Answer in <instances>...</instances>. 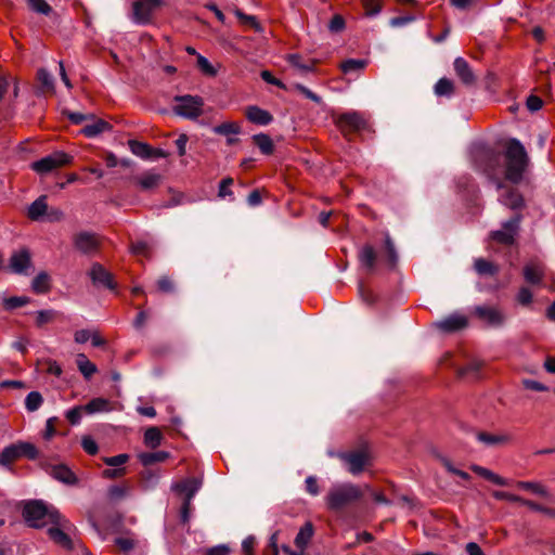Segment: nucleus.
Instances as JSON below:
<instances>
[{
    "instance_id": "f257e3e1",
    "label": "nucleus",
    "mask_w": 555,
    "mask_h": 555,
    "mask_svg": "<svg viewBox=\"0 0 555 555\" xmlns=\"http://www.w3.org/2000/svg\"><path fill=\"white\" fill-rule=\"evenodd\" d=\"M506 170L505 178L518 183L522 179L528 165V155L524 145L517 139H511L505 149Z\"/></svg>"
},
{
    "instance_id": "f03ea898",
    "label": "nucleus",
    "mask_w": 555,
    "mask_h": 555,
    "mask_svg": "<svg viewBox=\"0 0 555 555\" xmlns=\"http://www.w3.org/2000/svg\"><path fill=\"white\" fill-rule=\"evenodd\" d=\"M23 516L26 522L35 528H42L49 524L61 525L66 527L61 521V514L53 507H48L41 501H31L25 504Z\"/></svg>"
},
{
    "instance_id": "7ed1b4c3",
    "label": "nucleus",
    "mask_w": 555,
    "mask_h": 555,
    "mask_svg": "<svg viewBox=\"0 0 555 555\" xmlns=\"http://www.w3.org/2000/svg\"><path fill=\"white\" fill-rule=\"evenodd\" d=\"M362 496L359 486L353 483H339L333 486L325 496L326 505L332 511H339L358 501Z\"/></svg>"
},
{
    "instance_id": "20e7f679",
    "label": "nucleus",
    "mask_w": 555,
    "mask_h": 555,
    "mask_svg": "<svg viewBox=\"0 0 555 555\" xmlns=\"http://www.w3.org/2000/svg\"><path fill=\"white\" fill-rule=\"evenodd\" d=\"M164 4V0H133L130 17L138 25L151 24L155 14Z\"/></svg>"
},
{
    "instance_id": "39448f33",
    "label": "nucleus",
    "mask_w": 555,
    "mask_h": 555,
    "mask_svg": "<svg viewBox=\"0 0 555 555\" xmlns=\"http://www.w3.org/2000/svg\"><path fill=\"white\" fill-rule=\"evenodd\" d=\"M204 101L201 96L183 95L175 99L173 112L188 119H195L203 113Z\"/></svg>"
},
{
    "instance_id": "423d86ee",
    "label": "nucleus",
    "mask_w": 555,
    "mask_h": 555,
    "mask_svg": "<svg viewBox=\"0 0 555 555\" xmlns=\"http://www.w3.org/2000/svg\"><path fill=\"white\" fill-rule=\"evenodd\" d=\"M336 126L340 132L347 137L351 133H356L365 130L369 126L367 119L360 112H346L336 118Z\"/></svg>"
},
{
    "instance_id": "0eeeda50",
    "label": "nucleus",
    "mask_w": 555,
    "mask_h": 555,
    "mask_svg": "<svg viewBox=\"0 0 555 555\" xmlns=\"http://www.w3.org/2000/svg\"><path fill=\"white\" fill-rule=\"evenodd\" d=\"M73 157L65 152L56 151L41 159L34 162L30 167L39 175H46L54 169L70 164Z\"/></svg>"
},
{
    "instance_id": "6e6552de",
    "label": "nucleus",
    "mask_w": 555,
    "mask_h": 555,
    "mask_svg": "<svg viewBox=\"0 0 555 555\" xmlns=\"http://www.w3.org/2000/svg\"><path fill=\"white\" fill-rule=\"evenodd\" d=\"M337 456L345 463L347 470L352 475H359L371 464L369 453L362 450L339 452Z\"/></svg>"
},
{
    "instance_id": "1a4fd4ad",
    "label": "nucleus",
    "mask_w": 555,
    "mask_h": 555,
    "mask_svg": "<svg viewBox=\"0 0 555 555\" xmlns=\"http://www.w3.org/2000/svg\"><path fill=\"white\" fill-rule=\"evenodd\" d=\"M520 216L517 215L502 224L501 230L492 231L490 238L504 245H512L519 230Z\"/></svg>"
},
{
    "instance_id": "9d476101",
    "label": "nucleus",
    "mask_w": 555,
    "mask_h": 555,
    "mask_svg": "<svg viewBox=\"0 0 555 555\" xmlns=\"http://www.w3.org/2000/svg\"><path fill=\"white\" fill-rule=\"evenodd\" d=\"M474 313L480 321L491 327H500L505 322V315L498 307L477 306Z\"/></svg>"
},
{
    "instance_id": "9b49d317",
    "label": "nucleus",
    "mask_w": 555,
    "mask_h": 555,
    "mask_svg": "<svg viewBox=\"0 0 555 555\" xmlns=\"http://www.w3.org/2000/svg\"><path fill=\"white\" fill-rule=\"evenodd\" d=\"M74 246L82 254L91 255L98 251L100 238L95 233L82 231L74 235Z\"/></svg>"
},
{
    "instance_id": "f8f14e48",
    "label": "nucleus",
    "mask_w": 555,
    "mask_h": 555,
    "mask_svg": "<svg viewBox=\"0 0 555 555\" xmlns=\"http://www.w3.org/2000/svg\"><path fill=\"white\" fill-rule=\"evenodd\" d=\"M61 521L65 524L66 527H63L61 525H52V527L48 529V534L54 543H56L57 545L65 550H70L73 547V542L69 535L65 532V530L69 529L70 524L62 516Z\"/></svg>"
},
{
    "instance_id": "ddd939ff",
    "label": "nucleus",
    "mask_w": 555,
    "mask_h": 555,
    "mask_svg": "<svg viewBox=\"0 0 555 555\" xmlns=\"http://www.w3.org/2000/svg\"><path fill=\"white\" fill-rule=\"evenodd\" d=\"M89 276L96 286H103L108 289H115L116 284L113 275L100 263H94L89 272Z\"/></svg>"
},
{
    "instance_id": "4468645a",
    "label": "nucleus",
    "mask_w": 555,
    "mask_h": 555,
    "mask_svg": "<svg viewBox=\"0 0 555 555\" xmlns=\"http://www.w3.org/2000/svg\"><path fill=\"white\" fill-rule=\"evenodd\" d=\"M47 469L51 477L65 485L74 486L78 481L74 472L65 464L50 465Z\"/></svg>"
},
{
    "instance_id": "2eb2a0df",
    "label": "nucleus",
    "mask_w": 555,
    "mask_h": 555,
    "mask_svg": "<svg viewBox=\"0 0 555 555\" xmlns=\"http://www.w3.org/2000/svg\"><path fill=\"white\" fill-rule=\"evenodd\" d=\"M453 67L457 78L466 86H474L476 82V76L468 64L463 57H456L453 62Z\"/></svg>"
},
{
    "instance_id": "dca6fc26",
    "label": "nucleus",
    "mask_w": 555,
    "mask_h": 555,
    "mask_svg": "<svg viewBox=\"0 0 555 555\" xmlns=\"http://www.w3.org/2000/svg\"><path fill=\"white\" fill-rule=\"evenodd\" d=\"M467 318L463 314L454 313L436 323V326L442 332L452 333L467 326Z\"/></svg>"
},
{
    "instance_id": "f3484780",
    "label": "nucleus",
    "mask_w": 555,
    "mask_h": 555,
    "mask_svg": "<svg viewBox=\"0 0 555 555\" xmlns=\"http://www.w3.org/2000/svg\"><path fill=\"white\" fill-rule=\"evenodd\" d=\"M201 486H202V482L197 478H189V479H185V480L181 481L180 483L176 485L175 489L178 492L185 494V500H184L185 508L191 506V500L195 495V493L199 490Z\"/></svg>"
},
{
    "instance_id": "a211bd4d",
    "label": "nucleus",
    "mask_w": 555,
    "mask_h": 555,
    "mask_svg": "<svg viewBox=\"0 0 555 555\" xmlns=\"http://www.w3.org/2000/svg\"><path fill=\"white\" fill-rule=\"evenodd\" d=\"M359 261L366 273L372 274L376 271L377 254L373 246L364 245L359 253Z\"/></svg>"
},
{
    "instance_id": "6ab92c4d",
    "label": "nucleus",
    "mask_w": 555,
    "mask_h": 555,
    "mask_svg": "<svg viewBox=\"0 0 555 555\" xmlns=\"http://www.w3.org/2000/svg\"><path fill=\"white\" fill-rule=\"evenodd\" d=\"M162 179V175L154 170H149L135 177L134 182L142 191H151L160 184Z\"/></svg>"
},
{
    "instance_id": "aec40b11",
    "label": "nucleus",
    "mask_w": 555,
    "mask_h": 555,
    "mask_svg": "<svg viewBox=\"0 0 555 555\" xmlns=\"http://www.w3.org/2000/svg\"><path fill=\"white\" fill-rule=\"evenodd\" d=\"M245 116L250 122L260 126H267L273 120L272 115L268 111L256 105L246 107Z\"/></svg>"
},
{
    "instance_id": "412c9836",
    "label": "nucleus",
    "mask_w": 555,
    "mask_h": 555,
    "mask_svg": "<svg viewBox=\"0 0 555 555\" xmlns=\"http://www.w3.org/2000/svg\"><path fill=\"white\" fill-rule=\"evenodd\" d=\"M544 276V267L540 262L531 261L524 267V278L526 282L537 285Z\"/></svg>"
},
{
    "instance_id": "4be33fe9",
    "label": "nucleus",
    "mask_w": 555,
    "mask_h": 555,
    "mask_svg": "<svg viewBox=\"0 0 555 555\" xmlns=\"http://www.w3.org/2000/svg\"><path fill=\"white\" fill-rule=\"evenodd\" d=\"M30 264V255L26 249L14 253L10 259V267L15 273H23Z\"/></svg>"
},
{
    "instance_id": "5701e85b",
    "label": "nucleus",
    "mask_w": 555,
    "mask_h": 555,
    "mask_svg": "<svg viewBox=\"0 0 555 555\" xmlns=\"http://www.w3.org/2000/svg\"><path fill=\"white\" fill-rule=\"evenodd\" d=\"M499 201L511 209H519L524 205L522 196L516 189H506L505 192L500 195Z\"/></svg>"
},
{
    "instance_id": "b1692460",
    "label": "nucleus",
    "mask_w": 555,
    "mask_h": 555,
    "mask_svg": "<svg viewBox=\"0 0 555 555\" xmlns=\"http://www.w3.org/2000/svg\"><path fill=\"white\" fill-rule=\"evenodd\" d=\"M474 269L476 273L480 276H494L499 273L500 268L498 264L483 259L476 258L474 261Z\"/></svg>"
},
{
    "instance_id": "393cba45",
    "label": "nucleus",
    "mask_w": 555,
    "mask_h": 555,
    "mask_svg": "<svg viewBox=\"0 0 555 555\" xmlns=\"http://www.w3.org/2000/svg\"><path fill=\"white\" fill-rule=\"evenodd\" d=\"M314 534L313 525L310 521H307L298 531L296 538H295V545L299 550H305L310 540L312 539Z\"/></svg>"
},
{
    "instance_id": "a878e982",
    "label": "nucleus",
    "mask_w": 555,
    "mask_h": 555,
    "mask_svg": "<svg viewBox=\"0 0 555 555\" xmlns=\"http://www.w3.org/2000/svg\"><path fill=\"white\" fill-rule=\"evenodd\" d=\"M470 468L478 476L491 481L494 485L502 486V487L509 485L507 479L499 476L498 474L493 473L492 470H490L486 467H482L479 465H473Z\"/></svg>"
},
{
    "instance_id": "bb28decb",
    "label": "nucleus",
    "mask_w": 555,
    "mask_h": 555,
    "mask_svg": "<svg viewBox=\"0 0 555 555\" xmlns=\"http://www.w3.org/2000/svg\"><path fill=\"white\" fill-rule=\"evenodd\" d=\"M47 209V196L42 195L28 207V217L31 220H40L44 217Z\"/></svg>"
},
{
    "instance_id": "cd10ccee",
    "label": "nucleus",
    "mask_w": 555,
    "mask_h": 555,
    "mask_svg": "<svg viewBox=\"0 0 555 555\" xmlns=\"http://www.w3.org/2000/svg\"><path fill=\"white\" fill-rule=\"evenodd\" d=\"M85 413L94 414L108 412L112 410L111 402L104 398H94L90 400L86 405H83Z\"/></svg>"
},
{
    "instance_id": "c85d7f7f",
    "label": "nucleus",
    "mask_w": 555,
    "mask_h": 555,
    "mask_svg": "<svg viewBox=\"0 0 555 555\" xmlns=\"http://www.w3.org/2000/svg\"><path fill=\"white\" fill-rule=\"evenodd\" d=\"M128 145L131 153L135 156L142 159H151L150 153L152 151V146L150 144L137 140H129Z\"/></svg>"
},
{
    "instance_id": "c756f323",
    "label": "nucleus",
    "mask_w": 555,
    "mask_h": 555,
    "mask_svg": "<svg viewBox=\"0 0 555 555\" xmlns=\"http://www.w3.org/2000/svg\"><path fill=\"white\" fill-rule=\"evenodd\" d=\"M477 439L489 447L505 444L509 441V437L507 435H493L489 433H478Z\"/></svg>"
},
{
    "instance_id": "7c9ffc66",
    "label": "nucleus",
    "mask_w": 555,
    "mask_h": 555,
    "mask_svg": "<svg viewBox=\"0 0 555 555\" xmlns=\"http://www.w3.org/2000/svg\"><path fill=\"white\" fill-rule=\"evenodd\" d=\"M76 363L78 370L87 379L90 378L96 372L95 364H93L83 353L77 354Z\"/></svg>"
},
{
    "instance_id": "2f4dec72",
    "label": "nucleus",
    "mask_w": 555,
    "mask_h": 555,
    "mask_svg": "<svg viewBox=\"0 0 555 555\" xmlns=\"http://www.w3.org/2000/svg\"><path fill=\"white\" fill-rule=\"evenodd\" d=\"M454 82L449 78H440L435 87L434 91L437 96H447L450 98L454 93Z\"/></svg>"
},
{
    "instance_id": "473e14b6",
    "label": "nucleus",
    "mask_w": 555,
    "mask_h": 555,
    "mask_svg": "<svg viewBox=\"0 0 555 555\" xmlns=\"http://www.w3.org/2000/svg\"><path fill=\"white\" fill-rule=\"evenodd\" d=\"M108 128H109L108 122H106L103 119H98V120L93 121L92 124L86 125L81 129V132L88 138H93V137H96L98 134L106 131Z\"/></svg>"
},
{
    "instance_id": "72a5a7b5",
    "label": "nucleus",
    "mask_w": 555,
    "mask_h": 555,
    "mask_svg": "<svg viewBox=\"0 0 555 555\" xmlns=\"http://www.w3.org/2000/svg\"><path fill=\"white\" fill-rule=\"evenodd\" d=\"M18 456L26 457L28 460H36L39 455L38 449L34 443L26 441H18L15 443Z\"/></svg>"
},
{
    "instance_id": "f704fd0d",
    "label": "nucleus",
    "mask_w": 555,
    "mask_h": 555,
    "mask_svg": "<svg viewBox=\"0 0 555 555\" xmlns=\"http://www.w3.org/2000/svg\"><path fill=\"white\" fill-rule=\"evenodd\" d=\"M163 434L157 427H150L144 433V443L146 447L155 449L160 446Z\"/></svg>"
},
{
    "instance_id": "c9c22d12",
    "label": "nucleus",
    "mask_w": 555,
    "mask_h": 555,
    "mask_svg": "<svg viewBox=\"0 0 555 555\" xmlns=\"http://www.w3.org/2000/svg\"><path fill=\"white\" fill-rule=\"evenodd\" d=\"M116 546L124 553L128 554L138 545V540L133 534H125L115 539Z\"/></svg>"
},
{
    "instance_id": "e433bc0d",
    "label": "nucleus",
    "mask_w": 555,
    "mask_h": 555,
    "mask_svg": "<svg viewBox=\"0 0 555 555\" xmlns=\"http://www.w3.org/2000/svg\"><path fill=\"white\" fill-rule=\"evenodd\" d=\"M255 144L259 147L262 154L270 155L273 153L274 145L268 134L259 133L253 137Z\"/></svg>"
},
{
    "instance_id": "4c0bfd02",
    "label": "nucleus",
    "mask_w": 555,
    "mask_h": 555,
    "mask_svg": "<svg viewBox=\"0 0 555 555\" xmlns=\"http://www.w3.org/2000/svg\"><path fill=\"white\" fill-rule=\"evenodd\" d=\"M169 457V453L166 451H156V452H147L142 453L140 455V461L143 465L149 466L158 462H164Z\"/></svg>"
},
{
    "instance_id": "58836bf2",
    "label": "nucleus",
    "mask_w": 555,
    "mask_h": 555,
    "mask_svg": "<svg viewBox=\"0 0 555 555\" xmlns=\"http://www.w3.org/2000/svg\"><path fill=\"white\" fill-rule=\"evenodd\" d=\"M33 291L37 294H44L50 289V278L47 273H39L31 283Z\"/></svg>"
},
{
    "instance_id": "ea45409f",
    "label": "nucleus",
    "mask_w": 555,
    "mask_h": 555,
    "mask_svg": "<svg viewBox=\"0 0 555 555\" xmlns=\"http://www.w3.org/2000/svg\"><path fill=\"white\" fill-rule=\"evenodd\" d=\"M367 65V61L359 59H349L340 64V69L345 74L361 72Z\"/></svg>"
},
{
    "instance_id": "a19ab883",
    "label": "nucleus",
    "mask_w": 555,
    "mask_h": 555,
    "mask_svg": "<svg viewBox=\"0 0 555 555\" xmlns=\"http://www.w3.org/2000/svg\"><path fill=\"white\" fill-rule=\"evenodd\" d=\"M483 363L480 360H472L465 366L459 370V375L462 377H478V373L482 367Z\"/></svg>"
},
{
    "instance_id": "79ce46f5",
    "label": "nucleus",
    "mask_w": 555,
    "mask_h": 555,
    "mask_svg": "<svg viewBox=\"0 0 555 555\" xmlns=\"http://www.w3.org/2000/svg\"><path fill=\"white\" fill-rule=\"evenodd\" d=\"M214 132L220 135H231L238 134L241 132V127L237 122L234 121H225L214 128Z\"/></svg>"
},
{
    "instance_id": "37998d69",
    "label": "nucleus",
    "mask_w": 555,
    "mask_h": 555,
    "mask_svg": "<svg viewBox=\"0 0 555 555\" xmlns=\"http://www.w3.org/2000/svg\"><path fill=\"white\" fill-rule=\"evenodd\" d=\"M516 486L520 489L528 490L534 494L541 495L546 498L548 495V492L546 488L539 482H531V481H518Z\"/></svg>"
},
{
    "instance_id": "c03bdc74",
    "label": "nucleus",
    "mask_w": 555,
    "mask_h": 555,
    "mask_svg": "<svg viewBox=\"0 0 555 555\" xmlns=\"http://www.w3.org/2000/svg\"><path fill=\"white\" fill-rule=\"evenodd\" d=\"M17 459H20V456L15 443L5 447L0 453L1 465H10Z\"/></svg>"
},
{
    "instance_id": "a18cd8bd",
    "label": "nucleus",
    "mask_w": 555,
    "mask_h": 555,
    "mask_svg": "<svg viewBox=\"0 0 555 555\" xmlns=\"http://www.w3.org/2000/svg\"><path fill=\"white\" fill-rule=\"evenodd\" d=\"M287 61L293 67L297 68L300 73H308L313 70V64L304 62L301 55L299 54H289L287 56Z\"/></svg>"
},
{
    "instance_id": "49530a36",
    "label": "nucleus",
    "mask_w": 555,
    "mask_h": 555,
    "mask_svg": "<svg viewBox=\"0 0 555 555\" xmlns=\"http://www.w3.org/2000/svg\"><path fill=\"white\" fill-rule=\"evenodd\" d=\"M236 17L238 18V21L241 22V24L245 25V26H248L253 29H255L256 31H261L262 28L259 24V22L257 21L256 16L254 15H247L245 13H243L241 10H235L234 11Z\"/></svg>"
},
{
    "instance_id": "de8ad7c7",
    "label": "nucleus",
    "mask_w": 555,
    "mask_h": 555,
    "mask_svg": "<svg viewBox=\"0 0 555 555\" xmlns=\"http://www.w3.org/2000/svg\"><path fill=\"white\" fill-rule=\"evenodd\" d=\"M43 402V398L40 392L31 391L25 399V406L29 412L37 411Z\"/></svg>"
},
{
    "instance_id": "09e8293b",
    "label": "nucleus",
    "mask_w": 555,
    "mask_h": 555,
    "mask_svg": "<svg viewBox=\"0 0 555 555\" xmlns=\"http://www.w3.org/2000/svg\"><path fill=\"white\" fill-rule=\"evenodd\" d=\"M27 4L31 11L39 14L49 15L52 12V8L46 0H27Z\"/></svg>"
},
{
    "instance_id": "8fccbe9b",
    "label": "nucleus",
    "mask_w": 555,
    "mask_h": 555,
    "mask_svg": "<svg viewBox=\"0 0 555 555\" xmlns=\"http://www.w3.org/2000/svg\"><path fill=\"white\" fill-rule=\"evenodd\" d=\"M57 315V312L54 310H40L36 313V324L38 327L43 326L44 324L52 322Z\"/></svg>"
},
{
    "instance_id": "3c124183",
    "label": "nucleus",
    "mask_w": 555,
    "mask_h": 555,
    "mask_svg": "<svg viewBox=\"0 0 555 555\" xmlns=\"http://www.w3.org/2000/svg\"><path fill=\"white\" fill-rule=\"evenodd\" d=\"M516 300L522 307H528L533 300V294L528 287L522 286L516 295Z\"/></svg>"
},
{
    "instance_id": "603ef678",
    "label": "nucleus",
    "mask_w": 555,
    "mask_h": 555,
    "mask_svg": "<svg viewBox=\"0 0 555 555\" xmlns=\"http://www.w3.org/2000/svg\"><path fill=\"white\" fill-rule=\"evenodd\" d=\"M233 184V179L228 177L221 180L219 184L218 196L220 198L231 197L233 199V192L231 191V185Z\"/></svg>"
},
{
    "instance_id": "864d4df0",
    "label": "nucleus",
    "mask_w": 555,
    "mask_h": 555,
    "mask_svg": "<svg viewBox=\"0 0 555 555\" xmlns=\"http://www.w3.org/2000/svg\"><path fill=\"white\" fill-rule=\"evenodd\" d=\"M37 76L38 80L44 89L50 91L54 90L53 77L44 68H40Z\"/></svg>"
},
{
    "instance_id": "5fc2aeb1",
    "label": "nucleus",
    "mask_w": 555,
    "mask_h": 555,
    "mask_svg": "<svg viewBox=\"0 0 555 555\" xmlns=\"http://www.w3.org/2000/svg\"><path fill=\"white\" fill-rule=\"evenodd\" d=\"M366 15L374 16L382 10V0H362Z\"/></svg>"
},
{
    "instance_id": "6e6d98bb",
    "label": "nucleus",
    "mask_w": 555,
    "mask_h": 555,
    "mask_svg": "<svg viewBox=\"0 0 555 555\" xmlns=\"http://www.w3.org/2000/svg\"><path fill=\"white\" fill-rule=\"evenodd\" d=\"M29 302V298L27 297H10L4 299V307L8 310L16 309L23 307Z\"/></svg>"
},
{
    "instance_id": "4d7b16f0",
    "label": "nucleus",
    "mask_w": 555,
    "mask_h": 555,
    "mask_svg": "<svg viewBox=\"0 0 555 555\" xmlns=\"http://www.w3.org/2000/svg\"><path fill=\"white\" fill-rule=\"evenodd\" d=\"M385 247L387 251L388 262L391 267H393L397 262V251L393 242L388 234L385 237Z\"/></svg>"
},
{
    "instance_id": "13d9d810",
    "label": "nucleus",
    "mask_w": 555,
    "mask_h": 555,
    "mask_svg": "<svg viewBox=\"0 0 555 555\" xmlns=\"http://www.w3.org/2000/svg\"><path fill=\"white\" fill-rule=\"evenodd\" d=\"M345 26L346 24L344 17L339 14H336L332 17V20L328 23V30L331 33L337 34L343 31L345 29Z\"/></svg>"
},
{
    "instance_id": "bf43d9fd",
    "label": "nucleus",
    "mask_w": 555,
    "mask_h": 555,
    "mask_svg": "<svg viewBox=\"0 0 555 555\" xmlns=\"http://www.w3.org/2000/svg\"><path fill=\"white\" fill-rule=\"evenodd\" d=\"M130 251L137 256L141 255V256L149 257L150 256V246L146 242H143V241L135 242V243L131 244Z\"/></svg>"
},
{
    "instance_id": "052dcab7",
    "label": "nucleus",
    "mask_w": 555,
    "mask_h": 555,
    "mask_svg": "<svg viewBox=\"0 0 555 555\" xmlns=\"http://www.w3.org/2000/svg\"><path fill=\"white\" fill-rule=\"evenodd\" d=\"M83 412V405L75 406L66 412V418L73 425L79 424Z\"/></svg>"
},
{
    "instance_id": "680f3d73",
    "label": "nucleus",
    "mask_w": 555,
    "mask_h": 555,
    "mask_svg": "<svg viewBox=\"0 0 555 555\" xmlns=\"http://www.w3.org/2000/svg\"><path fill=\"white\" fill-rule=\"evenodd\" d=\"M197 66L206 75H209V76L216 75V69L214 68V66L210 64V62L205 56H203L201 54L197 55Z\"/></svg>"
},
{
    "instance_id": "e2e57ef3",
    "label": "nucleus",
    "mask_w": 555,
    "mask_h": 555,
    "mask_svg": "<svg viewBox=\"0 0 555 555\" xmlns=\"http://www.w3.org/2000/svg\"><path fill=\"white\" fill-rule=\"evenodd\" d=\"M158 291L162 293H172L175 284L168 275H163L157 280Z\"/></svg>"
},
{
    "instance_id": "0e129e2a",
    "label": "nucleus",
    "mask_w": 555,
    "mask_h": 555,
    "mask_svg": "<svg viewBox=\"0 0 555 555\" xmlns=\"http://www.w3.org/2000/svg\"><path fill=\"white\" fill-rule=\"evenodd\" d=\"M492 496L500 501L504 500V501L519 502V503H520V501H522V498H520L519 495H516V494H513L509 492H505V491H499V490L493 491Z\"/></svg>"
},
{
    "instance_id": "69168bd1",
    "label": "nucleus",
    "mask_w": 555,
    "mask_h": 555,
    "mask_svg": "<svg viewBox=\"0 0 555 555\" xmlns=\"http://www.w3.org/2000/svg\"><path fill=\"white\" fill-rule=\"evenodd\" d=\"M81 446H82L83 450L90 455H94L98 453V450H99L98 443L91 437H83L82 441H81Z\"/></svg>"
},
{
    "instance_id": "338daca9",
    "label": "nucleus",
    "mask_w": 555,
    "mask_h": 555,
    "mask_svg": "<svg viewBox=\"0 0 555 555\" xmlns=\"http://www.w3.org/2000/svg\"><path fill=\"white\" fill-rule=\"evenodd\" d=\"M231 548L227 544H219L207 548L204 555H230Z\"/></svg>"
},
{
    "instance_id": "774afa93",
    "label": "nucleus",
    "mask_w": 555,
    "mask_h": 555,
    "mask_svg": "<svg viewBox=\"0 0 555 555\" xmlns=\"http://www.w3.org/2000/svg\"><path fill=\"white\" fill-rule=\"evenodd\" d=\"M256 540L253 535L245 538L242 542V552L244 555H254Z\"/></svg>"
}]
</instances>
